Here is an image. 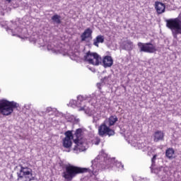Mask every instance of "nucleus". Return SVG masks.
<instances>
[{
  "label": "nucleus",
  "instance_id": "nucleus-1",
  "mask_svg": "<svg viewBox=\"0 0 181 181\" xmlns=\"http://www.w3.org/2000/svg\"><path fill=\"white\" fill-rule=\"evenodd\" d=\"M92 165L90 168H80L74 165H67L65 168V171L62 173V177L67 181L73 180L77 175L80 173H90L94 176L98 175L100 170L104 169H110L115 166L120 170H124V165L119 161H115V158H110L108 155L103 153L98 156L93 160L91 161Z\"/></svg>",
  "mask_w": 181,
  "mask_h": 181
},
{
  "label": "nucleus",
  "instance_id": "nucleus-2",
  "mask_svg": "<svg viewBox=\"0 0 181 181\" xmlns=\"http://www.w3.org/2000/svg\"><path fill=\"white\" fill-rule=\"evenodd\" d=\"M166 27L172 32L174 39H177V35H181V21L179 17L165 20Z\"/></svg>",
  "mask_w": 181,
  "mask_h": 181
},
{
  "label": "nucleus",
  "instance_id": "nucleus-3",
  "mask_svg": "<svg viewBox=\"0 0 181 181\" xmlns=\"http://www.w3.org/2000/svg\"><path fill=\"white\" fill-rule=\"evenodd\" d=\"M18 107H19V104L16 102H9L6 100H0V113L6 117L11 115L13 112V109L18 108Z\"/></svg>",
  "mask_w": 181,
  "mask_h": 181
},
{
  "label": "nucleus",
  "instance_id": "nucleus-4",
  "mask_svg": "<svg viewBox=\"0 0 181 181\" xmlns=\"http://www.w3.org/2000/svg\"><path fill=\"white\" fill-rule=\"evenodd\" d=\"M84 101H86V99L81 96L78 95L77 97V101L74 100H71L69 105L70 107H72L74 108V107H78V111H85L86 114L88 115L89 117H91L94 112L90 111V109L87 108L86 109V105Z\"/></svg>",
  "mask_w": 181,
  "mask_h": 181
},
{
  "label": "nucleus",
  "instance_id": "nucleus-5",
  "mask_svg": "<svg viewBox=\"0 0 181 181\" xmlns=\"http://www.w3.org/2000/svg\"><path fill=\"white\" fill-rule=\"evenodd\" d=\"M20 170L17 173L18 181H32L35 180L32 170L28 167H23L19 165Z\"/></svg>",
  "mask_w": 181,
  "mask_h": 181
},
{
  "label": "nucleus",
  "instance_id": "nucleus-6",
  "mask_svg": "<svg viewBox=\"0 0 181 181\" xmlns=\"http://www.w3.org/2000/svg\"><path fill=\"white\" fill-rule=\"evenodd\" d=\"M84 62H87L88 64H93V66H100L103 64V59L97 52H91L88 51L83 57Z\"/></svg>",
  "mask_w": 181,
  "mask_h": 181
},
{
  "label": "nucleus",
  "instance_id": "nucleus-7",
  "mask_svg": "<svg viewBox=\"0 0 181 181\" xmlns=\"http://www.w3.org/2000/svg\"><path fill=\"white\" fill-rule=\"evenodd\" d=\"M74 142L76 144L75 147L74 148V151H79L82 152L84 151V148H81L83 146V129L81 128L77 129L75 132V134L73 135Z\"/></svg>",
  "mask_w": 181,
  "mask_h": 181
},
{
  "label": "nucleus",
  "instance_id": "nucleus-8",
  "mask_svg": "<svg viewBox=\"0 0 181 181\" xmlns=\"http://www.w3.org/2000/svg\"><path fill=\"white\" fill-rule=\"evenodd\" d=\"M108 125V121H105L103 124H100L98 127V135L100 136H114L115 135V131L110 128Z\"/></svg>",
  "mask_w": 181,
  "mask_h": 181
},
{
  "label": "nucleus",
  "instance_id": "nucleus-9",
  "mask_svg": "<svg viewBox=\"0 0 181 181\" xmlns=\"http://www.w3.org/2000/svg\"><path fill=\"white\" fill-rule=\"evenodd\" d=\"M137 46L140 49V52L144 53H155L156 52V47L151 42H138Z\"/></svg>",
  "mask_w": 181,
  "mask_h": 181
},
{
  "label": "nucleus",
  "instance_id": "nucleus-10",
  "mask_svg": "<svg viewBox=\"0 0 181 181\" xmlns=\"http://www.w3.org/2000/svg\"><path fill=\"white\" fill-rule=\"evenodd\" d=\"M65 138L62 140V145L64 148H71V145H73V142L71 141V139H73V133L71 131H67L64 133Z\"/></svg>",
  "mask_w": 181,
  "mask_h": 181
},
{
  "label": "nucleus",
  "instance_id": "nucleus-11",
  "mask_svg": "<svg viewBox=\"0 0 181 181\" xmlns=\"http://www.w3.org/2000/svg\"><path fill=\"white\" fill-rule=\"evenodd\" d=\"M9 30L12 36H18V33H21V29L16 26V23H12L11 26L6 28V31Z\"/></svg>",
  "mask_w": 181,
  "mask_h": 181
},
{
  "label": "nucleus",
  "instance_id": "nucleus-12",
  "mask_svg": "<svg viewBox=\"0 0 181 181\" xmlns=\"http://www.w3.org/2000/svg\"><path fill=\"white\" fill-rule=\"evenodd\" d=\"M93 39V30L90 28L86 29L81 35L82 42L86 41V39Z\"/></svg>",
  "mask_w": 181,
  "mask_h": 181
},
{
  "label": "nucleus",
  "instance_id": "nucleus-13",
  "mask_svg": "<svg viewBox=\"0 0 181 181\" xmlns=\"http://www.w3.org/2000/svg\"><path fill=\"white\" fill-rule=\"evenodd\" d=\"M102 63L103 64V67H105V69H107V67H111L112 64H114V60L112 59V57L111 56H105L102 59Z\"/></svg>",
  "mask_w": 181,
  "mask_h": 181
},
{
  "label": "nucleus",
  "instance_id": "nucleus-14",
  "mask_svg": "<svg viewBox=\"0 0 181 181\" xmlns=\"http://www.w3.org/2000/svg\"><path fill=\"white\" fill-rule=\"evenodd\" d=\"M155 8L157 11V13L160 15V13H163L165 12V9H166V6L162 2L156 1V3H155Z\"/></svg>",
  "mask_w": 181,
  "mask_h": 181
},
{
  "label": "nucleus",
  "instance_id": "nucleus-15",
  "mask_svg": "<svg viewBox=\"0 0 181 181\" xmlns=\"http://www.w3.org/2000/svg\"><path fill=\"white\" fill-rule=\"evenodd\" d=\"M165 138V133L162 131H156L153 134V141L155 142H159L160 141H163Z\"/></svg>",
  "mask_w": 181,
  "mask_h": 181
},
{
  "label": "nucleus",
  "instance_id": "nucleus-16",
  "mask_svg": "<svg viewBox=\"0 0 181 181\" xmlns=\"http://www.w3.org/2000/svg\"><path fill=\"white\" fill-rule=\"evenodd\" d=\"M122 50H132L134 49V42L131 40H127L120 45Z\"/></svg>",
  "mask_w": 181,
  "mask_h": 181
},
{
  "label": "nucleus",
  "instance_id": "nucleus-17",
  "mask_svg": "<svg viewBox=\"0 0 181 181\" xmlns=\"http://www.w3.org/2000/svg\"><path fill=\"white\" fill-rule=\"evenodd\" d=\"M98 43H104V36L100 35H98L95 39L93 40V45L98 47Z\"/></svg>",
  "mask_w": 181,
  "mask_h": 181
},
{
  "label": "nucleus",
  "instance_id": "nucleus-18",
  "mask_svg": "<svg viewBox=\"0 0 181 181\" xmlns=\"http://www.w3.org/2000/svg\"><path fill=\"white\" fill-rule=\"evenodd\" d=\"M105 121H107V125L109 127H112V125H115V122H117V121H118V117H117L116 115L110 116L109 117L108 120H105Z\"/></svg>",
  "mask_w": 181,
  "mask_h": 181
},
{
  "label": "nucleus",
  "instance_id": "nucleus-19",
  "mask_svg": "<svg viewBox=\"0 0 181 181\" xmlns=\"http://www.w3.org/2000/svg\"><path fill=\"white\" fill-rule=\"evenodd\" d=\"M173 155H175V149H173V148H168L165 151V156L168 159H173V158H175Z\"/></svg>",
  "mask_w": 181,
  "mask_h": 181
},
{
  "label": "nucleus",
  "instance_id": "nucleus-20",
  "mask_svg": "<svg viewBox=\"0 0 181 181\" xmlns=\"http://www.w3.org/2000/svg\"><path fill=\"white\" fill-rule=\"evenodd\" d=\"M52 22L54 24L60 25L62 23V16H59L58 14H54L51 18Z\"/></svg>",
  "mask_w": 181,
  "mask_h": 181
},
{
  "label": "nucleus",
  "instance_id": "nucleus-21",
  "mask_svg": "<svg viewBox=\"0 0 181 181\" xmlns=\"http://www.w3.org/2000/svg\"><path fill=\"white\" fill-rule=\"evenodd\" d=\"M93 115V122H98L99 120H100V115H98V114H95L94 115V113H93V115Z\"/></svg>",
  "mask_w": 181,
  "mask_h": 181
},
{
  "label": "nucleus",
  "instance_id": "nucleus-22",
  "mask_svg": "<svg viewBox=\"0 0 181 181\" xmlns=\"http://www.w3.org/2000/svg\"><path fill=\"white\" fill-rule=\"evenodd\" d=\"M56 111H57L56 108H52L51 107H47L45 112L47 114H49V112H56Z\"/></svg>",
  "mask_w": 181,
  "mask_h": 181
},
{
  "label": "nucleus",
  "instance_id": "nucleus-23",
  "mask_svg": "<svg viewBox=\"0 0 181 181\" xmlns=\"http://www.w3.org/2000/svg\"><path fill=\"white\" fill-rule=\"evenodd\" d=\"M47 49L49 52H52V53H56V49H54L53 47H52V45H48L47 47Z\"/></svg>",
  "mask_w": 181,
  "mask_h": 181
},
{
  "label": "nucleus",
  "instance_id": "nucleus-24",
  "mask_svg": "<svg viewBox=\"0 0 181 181\" xmlns=\"http://www.w3.org/2000/svg\"><path fill=\"white\" fill-rule=\"evenodd\" d=\"M156 158H158V155L155 154L151 158L152 165H155V160H156Z\"/></svg>",
  "mask_w": 181,
  "mask_h": 181
},
{
  "label": "nucleus",
  "instance_id": "nucleus-25",
  "mask_svg": "<svg viewBox=\"0 0 181 181\" xmlns=\"http://www.w3.org/2000/svg\"><path fill=\"white\" fill-rule=\"evenodd\" d=\"M100 142V139H96L95 141V145H99Z\"/></svg>",
  "mask_w": 181,
  "mask_h": 181
},
{
  "label": "nucleus",
  "instance_id": "nucleus-26",
  "mask_svg": "<svg viewBox=\"0 0 181 181\" xmlns=\"http://www.w3.org/2000/svg\"><path fill=\"white\" fill-rule=\"evenodd\" d=\"M139 149H142V148L145 147V144H139L138 145Z\"/></svg>",
  "mask_w": 181,
  "mask_h": 181
},
{
  "label": "nucleus",
  "instance_id": "nucleus-27",
  "mask_svg": "<svg viewBox=\"0 0 181 181\" xmlns=\"http://www.w3.org/2000/svg\"><path fill=\"white\" fill-rule=\"evenodd\" d=\"M24 108H25V110H29L30 108V105H25Z\"/></svg>",
  "mask_w": 181,
  "mask_h": 181
},
{
  "label": "nucleus",
  "instance_id": "nucleus-28",
  "mask_svg": "<svg viewBox=\"0 0 181 181\" xmlns=\"http://www.w3.org/2000/svg\"><path fill=\"white\" fill-rule=\"evenodd\" d=\"M97 87L99 90H101V83H97Z\"/></svg>",
  "mask_w": 181,
  "mask_h": 181
},
{
  "label": "nucleus",
  "instance_id": "nucleus-29",
  "mask_svg": "<svg viewBox=\"0 0 181 181\" xmlns=\"http://www.w3.org/2000/svg\"><path fill=\"white\" fill-rule=\"evenodd\" d=\"M6 2H8V4L9 3H11V2H12V0H5Z\"/></svg>",
  "mask_w": 181,
  "mask_h": 181
},
{
  "label": "nucleus",
  "instance_id": "nucleus-30",
  "mask_svg": "<svg viewBox=\"0 0 181 181\" xmlns=\"http://www.w3.org/2000/svg\"><path fill=\"white\" fill-rule=\"evenodd\" d=\"M162 181H170V180L168 179V180H163Z\"/></svg>",
  "mask_w": 181,
  "mask_h": 181
},
{
  "label": "nucleus",
  "instance_id": "nucleus-31",
  "mask_svg": "<svg viewBox=\"0 0 181 181\" xmlns=\"http://www.w3.org/2000/svg\"><path fill=\"white\" fill-rule=\"evenodd\" d=\"M106 78H108V77L105 76V77L104 78V80H106Z\"/></svg>",
  "mask_w": 181,
  "mask_h": 181
},
{
  "label": "nucleus",
  "instance_id": "nucleus-32",
  "mask_svg": "<svg viewBox=\"0 0 181 181\" xmlns=\"http://www.w3.org/2000/svg\"><path fill=\"white\" fill-rule=\"evenodd\" d=\"M11 177H13V176L11 175Z\"/></svg>",
  "mask_w": 181,
  "mask_h": 181
}]
</instances>
